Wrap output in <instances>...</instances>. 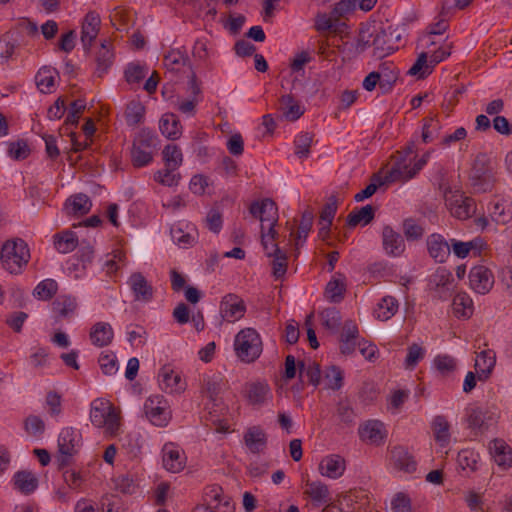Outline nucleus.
<instances>
[{
  "mask_svg": "<svg viewBox=\"0 0 512 512\" xmlns=\"http://www.w3.org/2000/svg\"><path fill=\"white\" fill-rule=\"evenodd\" d=\"M28 244L21 238L5 241L1 248L0 261L3 269L10 274H19L30 260Z\"/></svg>",
  "mask_w": 512,
  "mask_h": 512,
  "instance_id": "nucleus-1",
  "label": "nucleus"
},
{
  "mask_svg": "<svg viewBox=\"0 0 512 512\" xmlns=\"http://www.w3.org/2000/svg\"><path fill=\"white\" fill-rule=\"evenodd\" d=\"M234 350L237 357L245 363L256 361L263 350L262 340L254 328H244L235 336Z\"/></svg>",
  "mask_w": 512,
  "mask_h": 512,
  "instance_id": "nucleus-2",
  "label": "nucleus"
},
{
  "mask_svg": "<svg viewBox=\"0 0 512 512\" xmlns=\"http://www.w3.org/2000/svg\"><path fill=\"white\" fill-rule=\"evenodd\" d=\"M469 180L474 192L485 193L492 190L495 183L494 168L487 154L479 153L475 157Z\"/></svg>",
  "mask_w": 512,
  "mask_h": 512,
  "instance_id": "nucleus-3",
  "label": "nucleus"
},
{
  "mask_svg": "<svg viewBox=\"0 0 512 512\" xmlns=\"http://www.w3.org/2000/svg\"><path fill=\"white\" fill-rule=\"evenodd\" d=\"M249 210L254 217L261 221V238L263 234L272 239L278 236L275 230L278 221V208L272 199L265 198L261 202H253Z\"/></svg>",
  "mask_w": 512,
  "mask_h": 512,
  "instance_id": "nucleus-4",
  "label": "nucleus"
},
{
  "mask_svg": "<svg viewBox=\"0 0 512 512\" xmlns=\"http://www.w3.org/2000/svg\"><path fill=\"white\" fill-rule=\"evenodd\" d=\"M90 420L95 427H104L111 436L116 435L120 427L119 415L111 405L102 400H95L92 403Z\"/></svg>",
  "mask_w": 512,
  "mask_h": 512,
  "instance_id": "nucleus-5",
  "label": "nucleus"
},
{
  "mask_svg": "<svg viewBox=\"0 0 512 512\" xmlns=\"http://www.w3.org/2000/svg\"><path fill=\"white\" fill-rule=\"evenodd\" d=\"M82 446V435L72 427L63 428L58 437V462L60 467L68 466Z\"/></svg>",
  "mask_w": 512,
  "mask_h": 512,
  "instance_id": "nucleus-6",
  "label": "nucleus"
},
{
  "mask_svg": "<svg viewBox=\"0 0 512 512\" xmlns=\"http://www.w3.org/2000/svg\"><path fill=\"white\" fill-rule=\"evenodd\" d=\"M371 36L373 37L374 54L379 58H383L398 49V42L401 38L397 30L393 29L391 25L376 28Z\"/></svg>",
  "mask_w": 512,
  "mask_h": 512,
  "instance_id": "nucleus-7",
  "label": "nucleus"
},
{
  "mask_svg": "<svg viewBox=\"0 0 512 512\" xmlns=\"http://www.w3.org/2000/svg\"><path fill=\"white\" fill-rule=\"evenodd\" d=\"M468 426L483 432L497 422L498 411L492 407H470L466 410Z\"/></svg>",
  "mask_w": 512,
  "mask_h": 512,
  "instance_id": "nucleus-8",
  "label": "nucleus"
},
{
  "mask_svg": "<svg viewBox=\"0 0 512 512\" xmlns=\"http://www.w3.org/2000/svg\"><path fill=\"white\" fill-rule=\"evenodd\" d=\"M163 65L166 68V74H169L171 80L178 78L180 73L186 68L191 70L190 58L185 50L179 48L171 49L163 57Z\"/></svg>",
  "mask_w": 512,
  "mask_h": 512,
  "instance_id": "nucleus-9",
  "label": "nucleus"
},
{
  "mask_svg": "<svg viewBox=\"0 0 512 512\" xmlns=\"http://www.w3.org/2000/svg\"><path fill=\"white\" fill-rule=\"evenodd\" d=\"M246 312L245 302L236 294L225 295L220 302V314L227 322L241 319Z\"/></svg>",
  "mask_w": 512,
  "mask_h": 512,
  "instance_id": "nucleus-10",
  "label": "nucleus"
},
{
  "mask_svg": "<svg viewBox=\"0 0 512 512\" xmlns=\"http://www.w3.org/2000/svg\"><path fill=\"white\" fill-rule=\"evenodd\" d=\"M469 283L472 290L484 295L494 284V276L490 269L483 265L474 266L469 273Z\"/></svg>",
  "mask_w": 512,
  "mask_h": 512,
  "instance_id": "nucleus-11",
  "label": "nucleus"
},
{
  "mask_svg": "<svg viewBox=\"0 0 512 512\" xmlns=\"http://www.w3.org/2000/svg\"><path fill=\"white\" fill-rule=\"evenodd\" d=\"M166 401L162 396L149 397L144 404L146 417L155 426L163 427L167 424L169 413L165 407Z\"/></svg>",
  "mask_w": 512,
  "mask_h": 512,
  "instance_id": "nucleus-12",
  "label": "nucleus"
},
{
  "mask_svg": "<svg viewBox=\"0 0 512 512\" xmlns=\"http://www.w3.org/2000/svg\"><path fill=\"white\" fill-rule=\"evenodd\" d=\"M206 504L198 505L193 512H229L231 509L228 500L222 503V488L210 487L205 493Z\"/></svg>",
  "mask_w": 512,
  "mask_h": 512,
  "instance_id": "nucleus-13",
  "label": "nucleus"
},
{
  "mask_svg": "<svg viewBox=\"0 0 512 512\" xmlns=\"http://www.w3.org/2000/svg\"><path fill=\"white\" fill-rule=\"evenodd\" d=\"M127 283L134 295L135 301L149 302L152 300L154 294L153 287L142 273H132Z\"/></svg>",
  "mask_w": 512,
  "mask_h": 512,
  "instance_id": "nucleus-14",
  "label": "nucleus"
},
{
  "mask_svg": "<svg viewBox=\"0 0 512 512\" xmlns=\"http://www.w3.org/2000/svg\"><path fill=\"white\" fill-rule=\"evenodd\" d=\"M101 25V19L97 12L90 11L85 15L81 27V42L85 50H89L96 39Z\"/></svg>",
  "mask_w": 512,
  "mask_h": 512,
  "instance_id": "nucleus-15",
  "label": "nucleus"
},
{
  "mask_svg": "<svg viewBox=\"0 0 512 512\" xmlns=\"http://www.w3.org/2000/svg\"><path fill=\"white\" fill-rule=\"evenodd\" d=\"M226 382L220 373L204 374L201 379V394L215 403L225 389Z\"/></svg>",
  "mask_w": 512,
  "mask_h": 512,
  "instance_id": "nucleus-16",
  "label": "nucleus"
},
{
  "mask_svg": "<svg viewBox=\"0 0 512 512\" xmlns=\"http://www.w3.org/2000/svg\"><path fill=\"white\" fill-rule=\"evenodd\" d=\"M245 396L253 406H262L272 399L271 389L265 381L248 383Z\"/></svg>",
  "mask_w": 512,
  "mask_h": 512,
  "instance_id": "nucleus-17",
  "label": "nucleus"
},
{
  "mask_svg": "<svg viewBox=\"0 0 512 512\" xmlns=\"http://www.w3.org/2000/svg\"><path fill=\"white\" fill-rule=\"evenodd\" d=\"M75 297L62 295L56 298L52 303V312L54 322L60 323L63 319L72 317L77 309Z\"/></svg>",
  "mask_w": 512,
  "mask_h": 512,
  "instance_id": "nucleus-18",
  "label": "nucleus"
},
{
  "mask_svg": "<svg viewBox=\"0 0 512 512\" xmlns=\"http://www.w3.org/2000/svg\"><path fill=\"white\" fill-rule=\"evenodd\" d=\"M427 249L436 262L443 263L450 256L451 243H448L442 235L434 233L427 238Z\"/></svg>",
  "mask_w": 512,
  "mask_h": 512,
  "instance_id": "nucleus-19",
  "label": "nucleus"
},
{
  "mask_svg": "<svg viewBox=\"0 0 512 512\" xmlns=\"http://www.w3.org/2000/svg\"><path fill=\"white\" fill-rule=\"evenodd\" d=\"M262 246L268 257H274L272 261V270L275 278L279 279L285 275L287 271V256L280 250L277 244H272L271 249L268 248L267 236L263 234Z\"/></svg>",
  "mask_w": 512,
  "mask_h": 512,
  "instance_id": "nucleus-20",
  "label": "nucleus"
},
{
  "mask_svg": "<svg viewBox=\"0 0 512 512\" xmlns=\"http://www.w3.org/2000/svg\"><path fill=\"white\" fill-rule=\"evenodd\" d=\"M382 244L385 252L391 256H400L405 251L403 237L388 225L382 231Z\"/></svg>",
  "mask_w": 512,
  "mask_h": 512,
  "instance_id": "nucleus-21",
  "label": "nucleus"
},
{
  "mask_svg": "<svg viewBox=\"0 0 512 512\" xmlns=\"http://www.w3.org/2000/svg\"><path fill=\"white\" fill-rule=\"evenodd\" d=\"M345 459L337 454L324 457L319 464L320 473L328 478L337 479L341 477L345 471Z\"/></svg>",
  "mask_w": 512,
  "mask_h": 512,
  "instance_id": "nucleus-22",
  "label": "nucleus"
},
{
  "mask_svg": "<svg viewBox=\"0 0 512 512\" xmlns=\"http://www.w3.org/2000/svg\"><path fill=\"white\" fill-rule=\"evenodd\" d=\"M392 463L395 469L405 473H413L417 469L414 456L403 446L394 447L391 451Z\"/></svg>",
  "mask_w": 512,
  "mask_h": 512,
  "instance_id": "nucleus-23",
  "label": "nucleus"
},
{
  "mask_svg": "<svg viewBox=\"0 0 512 512\" xmlns=\"http://www.w3.org/2000/svg\"><path fill=\"white\" fill-rule=\"evenodd\" d=\"M360 438L370 444H381L386 436L384 424L379 420H369L359 428Z\"/></svg>",
  "mask_w": 512,
  "mask_h": 512,
  "instance_id": "nucleus-24",
  "label": "nucleus"
},
{
  "mask_svg": "<svg viewBox=\"0 0 512 512\" xmlns=\"http://www.w3.org/2000/svg\"><path fill=\"white\" fill-rule=\"evenodd\" d=\"M412 159L397 160L391 170L385 176V182L408 181L412 179L417 172L414 165L411 166Z\"/></svg>",
  "mask_w": 512,
  "mask_h": 512,
  "instance_id": "nucleus-25",
  "label": "nucleus"
},
{
  "mask_svg": "<svg viewBox=\"0 0 512 512\" xmlns=\"http://www.w3.org/2000/svg\"><path fill=\"white\" fill-rule=\"evenodd\" d=\"M490 454L493 457L495 463L503 468L507 469L512 465V450L501 439H494L489 445Z\"/></svg>",
  "mask_w": 512,
  "mask_h": 512,
  "instance_id": "nucleus-26",
  "label": "nucleus"
},
{
  "mask_svg": "<svg viewBox=\"0 0 512 512\" xmlns=\"http://www.w3.org/2000/svg\"><path fill=\"white\" fill-rule=\"evenodd\" d=\"M159 380L162 389L169 393H181L185 390V383L182 381L181 376L175 373L173 369L164 366L159 372Z\"/></svg>",
  "mask_w": 512,
  "mask_h": 512,
  "instance_id": "nucleus-27",
  "label": "nucleus"
},
{
  "mask_svg": "<svg viewBox=\"0 0 512 512\" xmlns=\"http://www.w3.org/2000/svg\"><path fill=\"white\" fill-rule=\"evenodd\" d=\"M496 363V354L493 350H483L479 352L475 359V369L477 378L485 381L489 378Z\"/></svg>",
  "mask_w": 512,
  "mask_h": 512,
  "instance_id": "nucleus-28",
  "label": "nucleus"
},
{
  "mask_svg": "<svg viewBox=\"0 0 512 512\" xmlns=\"http://www.w3.org/2000/svg\"><path fill=\"white\" fill-rule=\"evenodd\" d=\"M244 442L251 453L259 454L267 446V435L260 427L253 426L245 432Z\"/></svg>",
  "mask_w": 512,
  "mask_h": 512,
  "instance_id": "nucleus-29",
  "label": "nucleus"
},
{
  "mask_svg": "<svg viewBox=\"0 0 512 512\" xmlns=\"http://www.w3.org/2000/svg\"><path fill=\"white\" fill-rule=\"evenodd\" d=\"M89 336L93 345L105 347L111 344L114 332L109 323L97 322L92 326Z\"/></svg>",
  "mask_w": 512,
  "mask_h": 512,
  "instance_id": "nucleus-30",
  "label": "nucleus"
},
{
  "mask_svg": "<svg viewBox=\"0 0 512 512\" xmlns=\"http://www.w3.org/2000/svg\"><path fill=\"white\" fill-rule=\"evenodd\" d=\"M14 487L20 493L29 495L33 493L38 487L37 476L27 470L18 471L13 476Z\"/></svg>",
  "mask_w": 512,
  "mask_h": 512,
  "instance_id": "nucleus-31",
  "label": "nucleus"
},
{
  "mask_svg": "<svg viewBox=\"0 0 512 512\" xmlns=\"http://www.w3.org/2000/svg\"><path fill=\"white\" fill-rule=\"evenodd\" d=\"M114 59V54L111 49V44L108 40H104L101 43L100 49L96 55V70L95 74L97 77L101 78L104 74L107 73L109 68L111 67Z\"/></svg>",
  "mask_w": 512,
  "mask_h": 512,
  "instance_id": "nucleus-32",
  "label": "nucleus"
},
{
  "mask_svg": "<svg viewBox=\"0 0 512 512\" xmlns=\"http://www.w3.org/2000/svg\"><path fill=\"white\" fill-rule=\"evenodd\" d=\"M346 291V277L341 273L335 276L327 283L325 294L327 299L332 303H339L344 298Z\"/></svg>",
  "mask_w": 512,
  "mask_h": 512,
  "instance_id": "nucleus-33",
  "label": "nucleus"
},
{
  "mask_svg": "<svg viewBox=\"0 0 512 512\" xmlns=\"http://www.w3.org/2000/svg\"><path fill=\"white\" fill-rule=\"evenodd\" d=\"M161 133L168 139L176 140L182 134V126L178 117L172 113L164 114L159 123Z\"/></svg>",
  "mask_w": 512,
  "mask_h": 512,
  "instance_id": "nucleus-34",
  "label": "nucleus"
},
{
  "mask_svg": "<svg viewBox=\"0 0 512 512\" xmlns=\"http://www.w3.org/2000/svg\"><path fill=\"white\" fill-rule=\"evenodd\" d=\"M398 300L393 296L383 297L374 309V316L380 321H387L391 319L398 311Z\"/></svg>",
  "mask_w": 512,
  "mask_h": 512,
  "instance_id": "nucleus-35",
  "label": "nucleus"
},
{
  "mask_svg": "<svg viewBox=\"0 0 512 512\" xmlns=\"http://www.w3.org/2000/svg\"><path fill=\"white\" fill-rule=\"evenodd\" d=\"M163 465L168 471L179 472L184 468V457L172 445H165L163 448Z\"/></svg>",
  "mask_w": 512,
  "mask_h": 512,
  "instance_id": "nucleus-36",
  "label": "nucleus"
},
{
  "mask_svg": "<svg viewBox=\"0 0 512 512\" xmlns=\"http://www.w3.org/2000/svg\"><path fill=\"white\" fill-rule=\"evenodd\" d=\"M58 71L50 66H43L35 75V83L42 93H50L54 87L55 77Z\"/></svg>",
  "mask_w": 512,
  "mask_h": 512,
  "instance_id": "nucleus-37",
  "label": "nucleus"
},
{
  "mask_svg": "<svg viewBox=\"0 0 512 512\" xmlns=\"http://www.w3.org/2000/svg\"><path fill=\"white\" fill-rule=\"evenodd\" d=\"M92 207L89 197L83 193L75 194L67 199L65 208L68 214L84 215L87 214Z\"/></svg>",
  "mask_w": 512,
  "mask_h": 512,
  "instance_id": "nucleus-38",
  "label": "nucleus"
},
{
  "mask_svg": "<svg viewBox=\"0 0 512 512\" xmlns=\"http://www.w3.org/2000/svg\"><path fill=\"white\" fill-rule=\"evenodd\" d=\"M78 245V238L71 230H65L54 235V246L59 253H69Z\"/></svg>",
  "mask_w": 512,
  "mask_h": 512,
  "instance_id": "nucleus-39",
  "label": "nucleus"
},
{
  "mask_svg": "<svg viewBox=\"0 0 512 512\" xmlns=\"http://www.w3.org/2000/svg\"><path fill=\"white\" fill-rule=\"evenodd\" d=\"M280 110L291 121L299 119L304 113V108L290 94L280 98Z\"/></svg>",
  "mask_w": 512,
  "mask_h": 512,
  "instance_id": "nucleus-40",
  "label": "nucleus"
},
{
  "mask_svg": "<svg viewBox=\"0 0 512 512\" xmlns=\"http://www.w3.org/2000/svg\"><path fill=\"white\" fill-rule=\"evenodd\" d=\"M306 486L305 494H307L313 502L325 504L330 501V493L326 484L320 481H307Z\"/></svg>",
  "mask_w": 512,
  "mask_h": 512,
  "instance_id": "nucleus-41",
  "label": "nucleus"
},
{
  "mask_svg": "<svg viewBox=\"0 0 512 512\" xmlns=\"http://www.w3.org/2000/svg\"><path fill=\"white\" fill-rule=\"evenodd\" d=\"M452 306L458 318H470L473 314V301L466 293H458L453 299Z\"/></svg>",
  "mask_w": 512,
  "mask_h": 512,
  "instance_id": "nucleus-42",
  "label": "nucleus"
},
{
  "mask_svg": "<svg viewBox=\"0 0 512 512\" xmlns=\"http://www.w3.org/2000/svg\"><path fill=\"white\" fill-rule=\"evenodd\" d=\"M374 215V207L372 205H366L349 213L347 216V224L350 227H355L360 223L367 225L374 219Z\"/></svg>",
  "mask_w": 512,
  "mask_h": 512,
  "instance_id": "nucleus-43",
  "label": "nucleus"
},
{
  "mask_svg": "<svg viewBox=\"0 0 512 512\" xmlns=\"http://www.w3.org/2000/svg\"><path fill=\"white\" fill-rule=\"evenodd\" d=\"M450 425L444 416H437L433 420L432 429L436 442L445 447L450 441Z\"/></svg>",
  "mask_w": 512,
  "mask_h": 512,
  "instance_id": "nucleus-44",
  "label": "nucleus"
},
{
  "mask_svg": "<svg viewBox=\"0 0 512 512\" xmlns=\"http://www.w3.org/2000/svg\"><path fill=\"white\" fill-rule=\"evenodd\" d=\"M453 275L450 271L445 268H439L433 276V282L436 285V289L440 293H444V295H440V297L446 298L448 293L453 288Z\"/></svg>",
  "mask_w": 512,
  "mask_h": 512,
  "instance_id": "nucleus-45",
  "label": "nucleus"
},
{
  "mask_svg": "<svg viewBox=\"0 0 512 512\" xmlns=\"http://www.w3.org/2000/svg\"><path fill=\"white\" fill-rule=\"evenodd\" d=\"M380 76V89L385 93L391 90L398 78V71L393 64H382L376 71Z\"/></svg>",
  "mask_w": 512,
  "mask_h": 512,
  "instance_id": "nucleus-46",
  "label": "nucleus"
},
{
  "mask_svg": "<svg viewBox=\"0 0 512 512\" xmlns=\"http://www.w3.org/2000/svg\"><path fill=\"white\" fill-rule=\"evenodd\" d=\"M177 170L178 168L165 166L164 169L154 173V180L163 186H177L182 178Z\"/></svg>",
  "mask_w": 512,
  "mask_h": 512,
  "instance_id": "nucleus-47",
  "label": "nucleus"
},
{
  "mask_svg": "<svg viewBox=\"0 0 512 512\" xmlns=\"http://www.w3.org/2000/svg\"><path fill=\"white\" fill-rule=\"evenodd\" d=\"M124 115L129 126H136L144 119L145 107L139 101H131L127 104Z\"/></svg>",
  "mask_w": 512,
  "mask_h": 512,
  "instance_id": "nucleus-48",
  "label": "nucleus"
},
{
  "mask_svg": "<svg viewBox=\"0 0 512 512\" xmlns=\"http://www.w3.org/2000/svg\"><path fill=\"white\" fill-rule=\"evenodd\" d=\"M164 166L179 168L183 163V154L179 146L168 144L162 151Z\"/></svg>",
  "mask_w": 512,
  "mask_h": 512,
  "instance_id": "nucleus-49",
  "label": "nucleus"
},
{
  "mask_svg": "<svg viewBox=\"0 0 512 512\" xmlns=\"http://www.w3.org/2000/svg\"><path fill=\"white\" fill-rule=\"evenodd\" d=\"M298 368L300 375L302 376L305 374L310 384L315 387L319 385L321 380V369L318 363L309 361V363L306 365L305 362H299Z\"/></svg>",
  "mask_w": 512,
  "mask_h": 512,
  "instance_id": "nucleus-50",
  "label": "nucleus"
},
{
  "mask_svg": "<svg viewBox=\"0 0 512 512\" xmlns=\"http://www.w3.org/2000/svg\"><path fill=\"white\" fill-rule=\"evenodd\" d=\"M58 284L53 279L41 281L34 289V296L41 300H50L57 293Z\"/></svg>",
  "mask_w": 512,
  "mask_h": 512,
  "instance_id": "nucleus-51",
  "label": "nucleus"
},
{
  "mask_svg": "<svg viewBox=\"0 0 512 512\" xmlns=\"http://www.w3.org/2000/svg\"><path fill=\"white\" fill-rule=\"evenodd\" d=\"M313 141V137L308 132H301L294 140L295 154L299 158H307L310 153V147Z\"/></svg>",
  "mask_w": 512,
  "mask_h": 512,
  "instance_id": "nucleus-52",
  "label": "nucleus"
},
{
  "mask_svg": "<svg viewBox=\"0 0 512 512\" xmlns=\"http://www.w3.org/2000/svg\"><path fill=\"white\" fill-rule=\"evenodd\" d=\"M324 379L327 388L339 390L343 385V372L337 366H330L325 370Z\"/></svg>",
  "mask_w": 512,
  "mask_h": 512,
  "instance_id": "nucleus-53",
  "label": "nucleus"
},
{
  "mask_svg": "<svg viewBox=\"0 0 512 512\" xmlns=\"http://www.w3.org/2000/svg\"><path fill=\"white\" fill-rule=\"evenodd\" d=\"M147 72L145 66L130 63L125 70V79L129 84H138L146 77Z\"/></svg>",
  "mask_w": 512,
  "mask_h": 512,
  "instance_id": "nucleus-54",
  "label": "nucleus"
},
{
  "mask_svg": "<svg viewBox=\"0 0 512 512\" xmlns=\"http://www.w3.org/2000/svg\"><path fill=\"white\" fill-rule=\"evenodd\" d=\"M131 14L128 10L116 8L110 14V21L117 30H124L131 22Z\"/></svg>",
  "mask_w": 512,
  "mask_h": 512,
  "instance_id": "nucleus-55",
  "label": "nucleus"
},
{
  "mask_svg": "<svg viewBox=\"0 0 512 512\" xmlns=\"http://www.w3.org/2000/svg\"><path fill=\"white\" fill-rule=\"evenodd\" d=\"M391 510L392 512H412L411 498L403 492L396 493L391 500Z\"/></svg>",
  "mask_w": 512,
  "mask_h": 512,
  "instance_id": "nucleus-56",
  "label": "nucleus"
},
{
  "mask_svg": "<svg viewBox=\"0 0 512 512\" xmlns=\"http://www.w3.org/2000/svg\"><path fill=\"white\" fill-rule=\"evenodd\" d=\"M323 325L331 330L339 327L341 322L340 312L336 308H326L320 313Z\"/></svg>",
  "mask_w": 512,
  "mask_h": 512,
  "instance_id": "nucleus-57",
  "label": "nucleus"
},
{
  "mask_svg": "<svg viewBox=\"0 0 512 512\" xmlns=\"http://www.w3.org/2000/svg\"><path fill=\"white\" fill-rule=\"evenodd\" d=\"M440 124L433 118L426 119L422 128V141L429 143L439 136Z\"/></svg>",
  "mask_w": 512,
  "mask_h": 512,
  "instance_id": "nucleus-58",
  "label": "nucleus"
},
{
  "mask_svg": "<svg viewBox=\"0 0 512 512\" xmlns=\"http://www.w3.org/2000/svg\"><path fill=\"white\" fill-rule=\"evenodd\" d=\"M25 431L32 436H41L45 431L44 421L35 415L28 416L24 421Z\"/></svg>",
  "mask_w": 512,
  "mask_h": 512,
  "instance_id": "nucleus-59",
  "label": "nucleus"
},
{
  "mask_svg": "<svg viewBox=\"0 0 512 512\" xmlns=\"http://www.w3.org/2000/svg\"><path fill=\"white\" fill-rule=\"evenodd\" d=\"M8 154L14 160H23L29 156L30 149L26 141L18 140L9 143Z\"/></svg>",
  "mask_w": 512,
  "mask_h": 512,
  "instance_id": "nucleus-60",
  "label": "nucleus"
},
{
  "mask_svg": "<svg viewBox=\"0 0 512 512\" xmlns=\"http://www.w3.org/2000/svg\"><path fill=\"white\" fill-rule=\"evenodd\" d=\"M131 159L133 166L143 167L148 165L153 160V155L150 150L138 148L133 146L131 150Z\"/></svg>",
  "mask_w": 512,
  "mask_h": 512,
  "instance_id": "nucleus-61",
  "label": "nucleus"
},
{
  "mask_svg": "<svg viewBox=\"0 0 512 512\" xmlns=\"http://www.w3.org/2000/svg\"><path fill=\"white\" fill-rule=\"evenodd\" d=\"M86 108V104L83 100H75L70 104L67 117L65 119V125L76 126L78 120Z\"/></svg>",
  "mask_w": 512,
  "mask_h": 512,
  "instance_id": "nucleus-62",
  "label": "nucleus"
},
{
  "mask_svg": "<svg viewBox=\"0 0 512 512\" xmlns=\"http://www.w3.org/2000/svg\"><path fill=\"white\" fill-rule=\"evenodd\" d=\"M156 145V136L149 130H141L134 139L133 146L150 150Z\"/></svg>",
  "mask_w": 512,
  "mask_h": 512,
  "instance_id": "nucleus-63",
  "label": "nucleus"
},
{
  "mask_svg": "<svg viewBox=\"0 0 512 512\" xmlns=\"http://www.w3.org/2000/svg\"><path fill=\"white\" fill-rule=\"evenodd\" d=\"M98 362L105 375H114L118 370L117 358L113 353H102Z\"/></svg>",
  "mask_w": 512,
  "mask_h": 512,
  "instance_id": "nucleus-64",
  "label": "nucleus"
}]
</instances>
